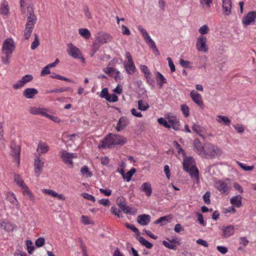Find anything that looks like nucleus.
Listing matches in <instances>:
<instances>
[{
  "mask_svg": "<svg viewBox=\"0 0 256 256\" xmlns=\"http://www.w3.org/2000/svg\"><path fill=\"white\" fill-rule=\"evenodd\" d=\"M126 138L119 134H109L100 140L98 146L99 148H110L113 145H123L126 143Z\"/></svg>",
  "mask_w": 256,
  "mask_h": 256,
  "instance_id": "f257e3e1",
  "label": "nucleus"
},
{
  "mask_svg": "<svg viewBox=\"0 0 256 256\" xmlns=\"http://www.w3.org/2000/svg\"><path fill=\"white\" fill-rule=\"evenodd\" d=\"M222 151L218 146L210 143L206 144L204 145V150L202 157L205 158H214L220 156Z\"/></svg>",
  "mask_w": 256,
  "mask_h": 256,
  "instance_id": "f03ea898",
  "label": "nucleus"
},
{
  "mask_svg": "<svg viewBox=\"0 0 256 256\" xmlns=\"http://www.w3.org/2000/svg\"><path fill=\"white\" fill-rule=\"evenodd\" d=\"M60 156L63 162L69 168H72L73 166L72 159L77 158V154L76 153H70L66 150H62L60 152Z\"/></svg>",
  "mask_w": 256,
  "mask_h": 256,
  "instance_id": "7ed1b4c3",
  "label": "nucleus"
},
{
  "mask_svg": "<svg viewBox=\"0 0 256 256\" xmlns=\"http://www.w3.org/2000/svg\"><path fill=\"white\" fill-rule=\"evenodd\" d=\"M214 186L221 194L225 195H228L230 190V187L228 185V184L226 182L222 180L216 181L214 184Z\"/></svg>",
  "mask_w": 256,
  "mask_h": 256,
  "instance_id": "20e7f679",
  "label": "nucleus"
},
{
  "mask_svg": "<svg viewBox=\"0 0 256 256\" xmlns=\"http://www.w3.org/2000/svg\"><path fill=\"white\" fill-rule=\"evenodd\" d=\"M14 49V42L11 38L6 39L2 46V53L4 54L11 55Z\"/></svg>",
  "mask_w": 256,
  "mask_h": 256,
  "instance_id": "39448f33",
  "label": "nucleus"
},
{
  "mask_svg": "<svg viewBox=\"0 0 256 256\" xmlns=\"http://www.w3.org/2000/svg\"><path fill=\"white\" fill-rule=\"evenodd\" d=\"M68 50L67 52L69 55L74 58H80L82 62H84V58L81 56L82 53L78 48L72 44H68Z\"/></svg>",
  "mask_w": 256,
  "mask_h": 256,
  "instance_id": "423d86ee",
  "label": "nucleus"
},
{
  "mask_svg": "<svg viewBox=\"0 0 256 256\" xmlns=\"http://www.w3.org/2000/svg\"><path fill=\"white\" fill-rule=\"evenodd\" d=\"M207 39L204 36H200L197 39L196 42V48L198 51L207 52L208 50V45L206 44Z\"/></svg>",
  "mask_w": 256,
  "mask_h": 256,
  "instance_id": "0eeeda50",
  "label": "nucleus"
},
{
  "mask_svg": "<svg viewBox=\"0 0 256 256\" xmlns=\"http://www.w3.org/2000/svg\"><path fill=\"white\" fill-rule=\"evenodd\" d=\"M256 18V11H251L242 19V24L245 26L254 24Z\"/></svg>",
  "mask_w": 256,
  "mask_h": 256,
  "instance_id": "6e6552de",
  "label": "nucleus"
},
{
  "mask_svg": "<svg viewBox=\"0 0 256 256\" xmlns=\"http://www.w3.org/2000/svg\"><path fill=\"white\" fill-rule=\"evenodd\" d=\"M183 168L184 170L188 172L190 169L195 170L196 172V166L194 164V160L190 157L186 158L183 162Z\"/></svg>",
  "mask_w": 256,
  "mask_h": 256,
  "instance_id": "1a4fd4ad",
  "label": "nucleus"
},
{
  "mask_svg": "<svg viewBox=\"0 0 256 256\" xmlns=\"http://www.w3.org/2000/svg\"><path fill=\"white\" fill-rule=\"evenodd\" d=\"M33 78V76L31 74H26L20 80L18 81L16 83L14 84L13 88L14 89H18L26 84L27 82L31 81Z\"/></svg>",
  "mask_w": 256,
  "mask_h": 256,
  "instance_id": "9d476101",
  "label": "nucleus"
},
{
  "mask_svg": "<svg viewBox=\"0 0 256 256\" xmlns=\"http://www.w3.org/2000/svg\"><path fill=\"white\" fill-rule=\"evenodd\" d=\"M44 166V162L40 156L36 158L34 162V172L37 176H40Z\"/></svg>",
  "mask_w": 256,
  "mask_h": 256,
  "instance_id": "9b49d317",
  "label": "nucleus"
},
{
  "mask_svg": "<svg viewBox=\"0 0 256 256\" xmlns=\"http://www.w3.org/2000/svg\"><path fill=\"white\" fill-rule=\"evenodd\" d=\"M10 155L14 158L20 162V147L16 145L14 142H12L10 144Z\"/></svg>",
  "mask_w": 256,
  "mask_h": 256,
  "instance_id": "f8f14e48",
  "label": "nucleus"
},
{
  "mask_svg": "<svg viewBox=\"0 0 256 256\" xmlns=\"http://www.w3.org/2000/svg\"><path fill=\"white\" fill-rule=\"evenodd\" d=\"M27 22L26 24L34 26L36 23L37 18L34 14L33 8L31 7H28Z\"/></svg>",
  "mask_w": 256,
  "mask_h": 256,
  "instance_id": "ddd939ff",
  "label": "nucleus"
},
{
  "mask_svg": "<svg viewBox=\"0 0 256 256\" xmlns=\"http://www.w3.org/2000/svg\"><path fill=\"white\" fill-rule=\"evenodd\" d=\"M110 40V36L108 34L100 32L97 35L96 42H98L99 44H102L107 43Z\"/></svg>",
  "mask_w": 256,
  "mask_h": 256,
  "instance_id": "4468645a",
  "label": "nucleus"
},
{
  "mask_svg": "<svg viewBox=\"0 0 256 256\" xmlns=\"http://www.w3.org/2000/svg\"><path fill=\"white\" fill-rule=\"evenodd\" d=\"M194 150L198 154L202 156L204 150V146L198 138H195L193 142Z\"/></svg>",
  "mask_w": 256,
  "mask_h": 256,
  "instance_id": "2eb2a0df",
  "label": "nucleus"
},
{
  "mask_svg": "<svg viewBox=\"0 0 256 256\" xmlns=\"http://www.w3.org/2000/svg\"><path fill=\"white\" fill-rule=\"evenodd\" d=\"M222 12L226 16H229L232 12V2L231 0H222Z\"/></svg>",
  "mask_w": 256,
  "mask_h": 256,
  "instance_id": "dca6fc26",
  "label": "nucleus"
},
{
  "mask_svg": "<svg viewBox=\"0 0 256 256\" xmlns=\"http://www.w3.org/2000/svg\"><path fill=\"white\" fill-rule=\"evenodd\" d=\"M190 96L192 100L198 106H201L203 102L201 95L196 90H192L190 93Z\"/></svg>",
  "mask_w": 256,
  "mask_h": 256,
  "instance_id": "f3484780",
  "label": "nucleus"
},
{
  "mask_svg": "<svg viewBox=\"0 0 256 256\" xmlns=\"http://www.w3.org/2000/svg\"><path fill=\"white\" fill-rule=\"evenodd\" d=\"M128 120L126 117H121L117 124L116 130L118 132H120L124 129L128 125Z\"/></svg>",
  "mask_w": 256,
  "mask_h": 256,
  "instance_id": "a211bd4d",
  "label": "nucleus"
},
{
  "mask_svg": "<svg viewBox=\"0 0 256 256\" xmlns=\"http://www.w3.org/2000/svg\"><path fill=\"white\" fill-rule=\"evenodd\" d=\"M150 221V216L148 214H142L137 218V222L142 226H146Z\"/></svg>",
  "mask_w": 256,
  "mask_h": 256,
  "instance_id": "6ab92c4d",
  "label": "nucleus"
},
{
  "mask_svg": "<svg viewBox=\"0 0 256 256\" xmlns=\"http://www.w3.org/2000/svg\"><path fill=\"white\" fill-rule=\"evenodd\" d=\"M166 119L168 122V124L171 126L174 130H178L180 128V122L178 118L176 116H168L166 118Z\"/></svg>",
  "mask_w": 256,
  "mask_h": 256,
  "instance_id": "aec40b11",
  "label": "nucleus"
},
{
  "mask_svg": "<svg viewBox=\"0 0 256 256\" xmlns=\"http://www.w3.org/2000/svg\"><path fill=\"white\" fill-rule=\"evenodd\" d=\"M38 91L34 88H27L23 92V95L27 98H33Z\"/></svg>",
  "mask_w": 256,
  "mask_h": 256,
  "instance_id": "412c9836",
  "label": "nucleus"
},
{
  "mask_svg": "<svg viewBox=\"0 0 256 256\" xmlns=\"http://www.w3.org/2000/svg\"><path fill=\"white\" fill-rule=\"evenodd\" d=\"M234 226L233 225H230L222 229V236L224 238H228L232 236L234 232Z\"/></svg>",
  "mask_w": 256,
  "mask_h": 256,
  "instance_id": "4be33fe9",
  "label": "nucleus"
},
{
  "mask_svg": "<svg viewBox=\"0 0 256 256\" xmlns=\"http://www.w3.org/2000/svg\"><path fill=\"white\" fill-rule=\"evenodd\" d=\"M42 191L44 194L52 196L54 198H57L60 200H65V196L62 194H58L54 190L49 189H43Z\"/></svg>",
  "mask_w": 256,
  "mask_h": 256,
  "instance_id": "5701e85b",
  "label": "nucleus"
},
{
  "mask_svg": "<svg viewBox=\"0 0 256 256\" xmlns=\"http://www.w3.org/2000/svg\"><path fill=\"white\" fill-rule=\"evenodd\" d=\"M140 190L144 192L146 195L150 196L152 193V190L150 184L148 182L144 183L140 186Z\"/></svg>",
  "mask_w": 256,
  "mask_h": 256,
  "instance_id": "b1692460",
  "label": "nucleus"
},
{
  "mask_svg": "<svg viewBox=\"0 0 256 256\" xmlns=\"http://www.w3.org/2000/svg\"><path fill=\"white\" fill-rule=\"evenodd\" d=\"M242 198L240 195H236L232 197L230 200V204L237 208H240L242 205Z\"/></svg>",
  "mask_w": 256,
  "mask_h": 256,
  "instance_id": "393cba45",
  "label": "nucleus"
},
{
  "mask_svg": "<svg viewBox=\"0 0 256 256\" xmlns=\"http://www.w3.org/2000/svg\"><path fill=\"white\" fill-rule=\"evenodd\" d=\"M172 218V216L171 215H167L160 218L158 219L154 222V224H160L161 225H164L170 222Z\"/></svg>",
  "mask_w": 256,
  "mask_h": 256,
  "instance_id": "a878e982",
  "label": "nucleus"
},
{
  "mask_svg": "<svg viewBox=\"0 0 256 256\" xmlns=\"http://www.w3.org/2000/svg\"><path fill=\"white\" fill-rule=\"evenodd\" d=\"M49 146L47 143L43 142H40L38 144L36 150L37 152H40V154H44L48 152Z\"/></svg>",
  "mask_w": 256,
  "mask_h": 256,
  "instance_id": "bb28decb",
  "label": "nucleus"
},
{
  "mask_svg": "<svg viewBox=\"0 0 256 256\" xmlns=\"http://www.w3.org/2000/svg\"><path fill=\"white\" fill-rule=\"evenodd\" d=\"M0 228L6 232H9L14 229V226L8 222H2L0 223Z\"/></svg>",
  "mask_w": 256,
  "mask_h": 256,
  "instance_id": "cd10ccee",
  "label": "nucleus"
},
{
  "mask_svg": "<svg viewBox=\"0 0 256 256\" xmlns=\"http://www.w3.org/2000/svg\"><path fill=\"white\" fill-rule=\"evenodd\" d=\"M124 67L127 72L129 74H132L134 72L136 66L133 61L127 62Z\"/></svg>",
  "mask_w": 256,
  "mask_h": 256,
  "instance_id": "c85d7f7f",
  "label": "nucleus"
},
{
  "mask_svg": "<svg viewBox=\"0 0 256 256\" xmlns=\"http://www.w3.org/2000/svg\"><path fill=\"white\" fill-rule=\"evenodd\" d=\"M34 26L28 24H26V28L24 30V37L26 40H28L30 36Z\"/></svg>",
  "mask_w": 256,
  "mask_h": 256,
  "instance_id": "c756f323",
  "label": "nucleus"
},
{
  "mask_svg": "<svg viewBox=\"0 0 256 256\" xmlns=\"http://www.w3.org/2000/svg\"><path fill=\"white\" fill-rule=\"evenodd\" d=\"M156 80L160 88L162 87L164 84L166 83V80L164 76L158 72H157L156 73Z\"/></svg>",
  "mask_w": 256,
  "mask_h": 256,
  "instance_id": "7c9ffc66",
  "label": "nucleus"
},
{
  "mask_svg": "<svg viewBox=\"0 0 256 256\" xmlns=\"http://www.w3.org/2000/svg\"><path fill=\"white\" fill-rule=\"evenodd\" d=\"M138 29L141 32V34H142L144 38L146 40V44H148V42H150V40H152V39L150 38V35L146 32V30L145 29H144L142 26H138Z\"/></svg>",
  "mask_w": 256,
  "mask_h": 256,
  "instance_id": "2f4dec72",
  "label": "nucleus"
},
{
  "mask_svg": "<svg viewBox=\"0 0 256 256\" xmlns=\"http://www.w3.org/2000/svg\"><path fill=\"white\" fill-rule=\"evenodd\" d=\"M192 128L194 132H196L197 134H198L202 138L204 139V136L202 134V127L200 126V124H198V123L194 124Z\"/></svg>",
  "mask_w": 256,
  "mask_h": 256,
  "instance_id": "473e14b6",
  "label": "nucleus"
},
{
  "mask_svg": "<svg viewBox=\"0 0 256 256\" xmlns=\"http://www.w3.org/2000/svg\"><path fill=\"white\" fill-rule=\"evenodd\" d=\"M135 172L136 169L134 168H132L126 174L124 173L123 171L122 172L121 174L123 178L126 180V182H129L132 176Z\"/></svg>",
  "mask_w": 256,
  "mask_h": 256,
  "instance_id": "72a5a7b5",
  "label": "nucleus"
},
{
  "mask_svg": "<svg viewBox=\"0 0 256 256\" xmlns=\"http://www.w3.org/2000/svg\"><path fill=\"white\" fill-rule=\"evenodd\" d=\"M121 210L124 213L130 214H134L136 212V210L135 208H132L130 206H126V204L124 206H122Z\"/></svg>",
  "mask_w": 256,
  "mask_h": 256,
  "instance_id": "f704fd0d",
  "label": "nucleus"
},
{
  "mask_svg": "<svg viewBox=\"0 0 256 256\" xmlns=\"http://www.w3.org/2000/svg\"><path fill=\"white\" fill-rule=\"evenodd\" d=\"M216 120L219 123H224L226 125L228 126H230V120L228 117L224 116H217Z\"/></svg>",
  "mask_w": 256,
  "mask_h": 256,
  "instance_id": "c9c22d12",
  "label": "nucleus"
},
{
  "mask_svg": "<svg viewBox=\"0 0 256 256\" xmlns=\"http://www.w3.org/2000/svg\"><path fill=\"white\" fill-rule=\"evenodd\" d=\"M79 34L84 38L88 39L90 36V32L86 28H80L78 30Z\"/></svg>",
  "mask_w": 256,
  "mask_h": 256,
  "instance_id": "e433bc0d",
  "label": "nucleus"
},
{
  "mask_svg": "<svg viewBox=\"0 0 256 256\" xmlns=\"http://www.w3.org/2000/svg\"><path fill=\"white\" fill-rule=\"evenodd\" d=\"M138 240L142 246H146L148 248H151L152 247L153 244L145 240L142 236H140Z\"/></svg>",
  "mask_w": 256,
  "mask_h": 256,
  "instance_id": "4c0bfd02",
  "label": "nucleus"
},
{
  "mask_svg": "<svg viewBox=\"0 0 256 256\" xmlns=\"http://www.w3.org/2000/svg\"><path fill=\"white\" fill-rule=\"evenodd\" d=\"M149 108L148 104L142 100L138 101V108L140 110L145 111Z\"/></svg>",
  "mask_w": 256,
  "mask_h": 256,
  "instance_id": "58836bf2",
  "label": "nucleus"
},
{
  "mask_svg": "<svg viewBox=\"0 0 256 256\" xmlns=\"http://www.w3.org/2000/svg\"><path fill=\"white\" fill-rule=\"evenodd\" d=\"M80 172L82 175L86 176V178L91 177L92 174L90 172L88 167L86 166H84L82 167L80 169Z\"/></svg>",
  "mask_w": 256,
  "mask_h": 256,
  "instance_id": "ea45409f",
  "label": "nucleus"
},
{
  "mask_svg": "<svg viewBox=\"0 0 256 256\" xmlns=\"http://www.w3.org/2000/svg\"><path fill=\"white\" fill-rule=\"evenodd\" d=\"M236 162L242 170H244L245 171H250L252 170L254 168V166H248L245 164H244L238 161H236Z\"/></svg>",
  "mask_w": 256,
  "mask_h": 256,
  "instance_id": "a19ab883",
  "label": "nucleus"
},
{
  "mask_svg": "<svg viewBox=\"0 0 256 256\" xmlns=\"http://www.w3.org/2000/svg\"><path fill=\"white\" fill-rule=\"evenodd\" d=\"M6 199L12 204L18 203L16 196L12 192H8L6 195Z\"/></svg>",
  "mask_w": 256,
  "mask_h": 256,
  "instance_id": "79ce46f5",
  "label": "nucleus"
},
{
  "mask_svg": "<svg viewBox=\"0 0 256 256\" xmlns=\"http://www.w3.org/2000/svg\"><path fill=\"white\" fill-rule=\"evenodd\" d=\"M50 78H56V79H58V80H65V81H67V82H72V80L68 78H66L62 76H60L58 74H52L51 76H50Z\"/></svg>",
  "mask_w": 256,
  "mask_h": 256,
  "instance_id": "37998d69",
  "label": "nucleus"
},
{
  "mask_svg": "<svg viewBox=\"0 0 256 256\" xmlns=\"http://www.w3.org/2000/svg\"><path fill=\"white\" fill-rule=\"evenodd\" d=\"M14 180L18 185L20 186L22 189L26 186L24 182V181L20 178L18 175H14Z\"/></svg>",
  "mask_w": 256,
  "mask_h": 256,
  "instance_id": "c03bdc74",
  "label": "nucleus"
},
{
  "mask_svg": "<svg viewBox=\"0 0 256 256\" xmlns=\"http://www.w3.org/2000/svg\"><path fill=\"white\" fill-rule=\"evenodd\" d=\"M158 122L160 124L164 126L166 128H171V126L168 124V121L162 118H158Z\"/></svg>",
  "mask_w": 256,
  "mask_h": 256,
  "instance_id": "a18cd8bd",
  "label": "nucleus"
},
{
  "mask_svg": "<svg viewBox=\"0 0 256 256\" xmlns=\"http://www.w3.org/2000/svg\"><path fill=\"white\" fill-rule=\"evenodd\" d=\"M209 31L210 29L206 24L202 26L198 30V32L201 34V36L208 34Z\"/></svg>",
  "mask_w": 256,
  "mask_h": 256,
  "instance_id": "49530a36",
  "label": "nucleus"
},
{
  "mask_svg": "<svg viewBox=\"0 0 256 256\" xmlns=\"http://www.w3.org/2000/svg\"><path fill=\"white\" fill-rule=\"evenodd\" d=\"M23 194L25 196H28L30 199L34 202V197L32 195V194L30 192V191L28 190L27 186L26 187V188L23 189Z\"/></svg>",
  "mask_w": 256,
  "mask_h": 256,
  "instance_id": "de8ad7c7",
  "label": "nucleus"
},
{
  "mask_svg": "<svg viewBox=\"0 0 256 256\" xmlns=\"http://www.w3.org/2000/svg\"><path fill=\"white\" fill-rule=\"evenodd\" d=\"M111 212L112 214L117 216L118 218H122V214L120 211L118 210L116 206H112L111 208Z\"/></svg>",
  "mask_w": 256,
  "mask_h": 256,
  "instance_id": "09e8293b",
  "label": "nucleus"
},
{
  "mask_svg": "<svg viewBox=\"0 0 256 256\" xmlns=\"http://www.w3.org/2000/svg\"><path fill=\"white\" fill-rule=\"evenodd\" d=\"M40 44L38 36L36 34H34V40L32 43L30 48L32 50L36 49Z\"/></svg>",
  "mask_w": 256,
  "mask_h": 256,
  "instance_id": "8fccbe9b",
  "label": "nucleus"
},
{
  "mask_svg": "<svg viewBox=\"0 0 256 256\" xmlns=\"http://www.w3.org/2000/svg\"><path fill=\"white\" fill-rule=\"evenodd\" d=\"M162 244L166 248H167L169 249L173 250H176V244H174L171 243V242L170 241L166 242V241L164 240L162 242Z\"/></svg>",
  "mask_w": 256,
  "mask_h": 256,
  "instance_id": "3c124183",
  "label": "nucleus"
},
{
  "mask_svg": "<svg viewBox=\"0 0 256 256\" xmlns=\"http://www.w3.org/2000/svg\"><path fill=\"white\" fill-rule=\"evenodd\" d=\"M106 100L109 102H116L118 100V98L116 94H108L106 98Z\"/></svg>",
  "mask_w": 256,
  "mask_h": 256,
  "instance_id": "603ef678",
  "label": "nucleus"
},
{
  "mask_svg": "<svg viewBox=\"0 0 256 256\" xmlns=\"http://www.w3.org/2000/svg\"><path fill=\"white\" fill-rule=\"evenodd\" d=\"M212 0H200V3L203 8H210Z\"/></svg>",
  "mask_w": 256,
  "mask_h": 256,
  "instance_id": "864d4df0",
  "label": "nucleus"
},
{
  "mask_svg": "<svg viewBox=\"0 0 256 256\" xmlns=\"http://www.w3.org/2000/svg\"><path fill=\"white\" fill-rule=\"evenodd\" d=\"M181 110L186 117H188L189 115V108L188 106L186 104H182L181 106Z\"/></svg>",
  "mask_w": 256,
  "mask_h": 256,
  "instance_id": "5fc2aeb1",
  "label": "nucleus"
},
{
  "mask_svg": "<svg viewBox=\"0 0 256 256\" xmlns=\"http://www.w3.org/2000/svg\"><path fill=\"white\" fill-rule=\"evenodd\" d=\"M116 203L118 204V206L121 209L122 208V206H124L126 204L125 202H124V198L122 197V196H119V197L117 198L116 200Z\"/></svg>",
  "mask_w": 256,
  "mask_h": 256,
  "instance_id": "6e6d98bb",
  "label": "nucleus"
},
{
  "mask_svg": "<svg viewBox=\"0 0 256 256\" xmlns=\"http://www.w3.org/2000/svg\"><path fill=\"white\" fill-rule=\"evenodd\" d=\"M2 9V14L6 15L8 12L9 9L8 6V3H4V4L1 8Z\"/></svg>",
  "mask_w": 256,
  "mask_h": 256,
  "instance_id": "4d7b16f0",
  "label": "nucleus"
},
{
  "mask_svg": "<svg viewBox=\"0 0 256 256\" xmlns=\"http://www.w3.org/2000/svg\"><path fill=\"white\" fill-rule=\"evenodd\" d=\"M0 142H1V144L3 146L5 147V142L4 140L3 137V128L2 126V124L0 122Z\"/></svg>",
  "mask_w": 256,
  "mask_h": 256,
  "instance_id": "13d9d810",
  "label": "nucleus"
},
{
  "mask_svg": "<svg viewBox=\"0 0 256 256\" xmlns=\"http://www.w3.org/2000/svg\"><path fill=\"white\" fill-rule=\"evenodd\" d=\"M116 69L111 67H108L103 69V71L108 74L113 76L112 74H114Z\"/></svg>",
  "mask_w": 256,
  "mask_h": 256,
  "instance_id": "bf43d9fd",
  "label": "nucleus"
},
{
  "mask_svg": "<svg viewBox=\"0 0 256 256\" xmlns=\"http://www.w3.org/2000/svg\"><path fill=\"white\" fill-rule=\"evenodd\" d=\"M82 197L88 200H91L92 202H94L96 201V199L94 196L91 194H90L87 193H83L82 194Z\"/></svg>",
  "mask_w": 256,
  "mask_h": 256,
  "instance_id": "052dcab7",
  "label": "nucleus"
},
{
  "mask_svg": "<svg viewBox=\"0 0 256 256\" xmlns=\"http://www.w3.org/2000/svg\"><path fill=\"white\" fill-rule=\"evenodd\" d=\"M44 242L45 240L44 238H39L35 242V244L38 247H41L44 244Z\"/></svg>",
  "mask_w": 256,
  "mask_h": 256,
  "instance_id": "680f3d73",
  "label": "nucleus"
},
{
  "mask_svg": "<svg viewBox=\"0 0 256 256\" xmlns=\"http://www.w3.org/2000/svg\"><path fill=\"white\" fill-rule=\"evenodd\" d=\"M82 222L84 224H92V221L90 220L88 216H82L81 217Z\"/></svg>",
  "mask_w": 256,
  "mask_h": 256,
  "instance_id": "e2e57ef3",
  "label": "nucleus"
},
{
  "mask_svg": "<svg viewBox=\"0 0 256 256\" xmlns=\"http://www.w3.org/2000/svg\"><path fill=\"white\" fill-rule=\"evenodd\" d=\"M108 95V89L106 88H103L100 92V96L106 100Z\"/></svg>",
  "mask_w": 256,
  "mask_h": 256,
  "instance_id": "0e129e2a",
  "label": "nucleus"
},
{
  "mask_svg": "<svg viewBox=\"0 0 256 256\" xmlns=\"http://www.w3.org/2000/svg\"><path fill=\"white\" fill-rule=\"evenodd\" d=\"M210 193L209 192H207L203 196L204 200L206 204H210Z\"/></svg>",
  "mask_w": 256,
  "mask_h": 256,
  "instance_id": "69168bd1",
  "label": "nucleus"
},
{
  "mask_svg": "<svg viewBox=\"0 0 256 256\" xmlns=\"http://www.w3.org/2000/svg\"><path fill=\"white\" fill-rule=\"evenodd\" d=\"M154 51L156 52L158 54L159 53L158 50L154 42L152 40H150V42L147 44Z\"/></svg>",
  "mask_w": 256,
  "mask_h": 256,
  "instance_id": "338daca9",
  "label": "nucleus"
},
{
  "mask_svg": "<svg viewBox=\"0 0 256 256\" xmlns=\"http://www.w3.org/2000/svg\"><path fill=\"white\" fill-rule=\"evenodd\" d=\"M98 203L104 206H109L110 204V200L108 199H100L98 200Z\"/></svg>",
  "mask_w": 256,
  "mask_h": 256,
  "instance_id": "774afa93",
  "label": "nucleus"
}]
</instances>
